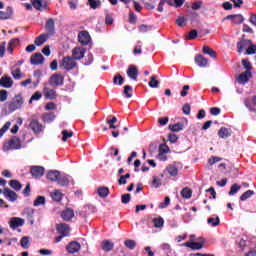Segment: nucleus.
Returning a JSON list of instances; mask_svg holds the SVG:
<instances>
[{
	"label": "nucleus",
	"mask_w": 256,
	"mask_h": 256,
	"mask_svg": "<svg viewBox=\"0 0 256 256\" xmlns=\"http://www.w3.org/2000/svg\"><path fill=\"white\" fill-rule=\"evenodd\" d=\"M184 247H189L190 249H203V243L201 242H191L188 241L183 244Z\"/></svg>",
	"instance_id": "nucleus-29"
},
{
	"label": "nucleus",
	"mask_w": 256,
	"mask_h": 256,
	"mask_svg": "<svg viewBox=\"0 0 256 256\" xmlns=\"http://www.w3.org/2000/svg\"><path fill=\"white\" fill-rule=\"evenodd\" d=\"M170 203H171V198H169V196H167V197H165L164 202L159 204V208L166 209V207H169Z\"/></svg>",
	"instance_id": "nucleus-53"
},
{
	"label": "nucleus",
	"mask_w": 256,
	"mask_h": 256,
	"mask_svg": "<svg viewBox=\"0 0 256 256\" xmlns=\"http://www.w3.org/2000/svg\"><path fill=\"white\" fill-rule=\"evenodd\" d=\"M3 195L8 201H17V193L8 188L4 189Z\"/></svg>",
	"instance_id": "nucleus-21"
},
{
	"label": "nucleus",
	"mask_w": 256,
	"mask_h": 256,
	"mask_svg": "<svg viewBox=\"0 0 256 256\" xmlns=\"http://www.w3.org/2000/svg\"><path fill=\"white\" fill-rule=\"evenodd\" d=\"M40 205H45V197L44 196H38L34 200V207H39Z\"/></svg>",
	"instance_id": "nucleus-48"
},
{
	"label": "nucleus",
	"mask_w": 256,
	"mask_h": 256,
	"mask_svg": "<svg viewBox=\"0 0 256 256\" xmlns=\"http://www.w3.org/2000/svg\"><path fill=\"white\" fill-rule=\"evenodd\" d=\"M9 225L11 229H17L25 225V220L23 218L13 217L10 219Z\"/></svg>",
	"instance_id": "nucleus-6"
},
{
	"label": "nucleus",
	"mask_w": 256,
	"mask_h": 256,
	"mask_svg": "<svg viewBox=\"0 0 256 256\" xmlns=\"http://www.w3.org/2000/svg\"><path fill=\"white\" fill-rule=\"evenodd\" d=\"M152 221H153L154 227L156 229H161V227H163V225H165V220H163L162 217L154 218Z\"/></svg>",
	"instance_id": "nucleus-37"
},
{
	"label": "nucleus",
	"mask_w": 256,
	"mask_h": 256,
	"mask_svg": "<svg viewBox=\"0 0 256 256\" xmlns=\"http://www.w3.org/2000/svg\"><path fill=\"white\" fill-rule=\"evenodd\" d=\"M219 161H222L221 157L212 156L211 158H209L208 163L209 165H215V163H219Z\"/></svg>",
	"instance_id": "nucleus-61"
},
{
	"label": "nucleus",
	"mask_w": 256,
	"mask_h": 256,
	"mask_svg": "<svg viewBox=\"0 0 256 256\" xmlns=\"http://www.w3.org/2000/svg\"><path fill=\"white\" fill-rule=\"evenodd\" d=\"M218 135L221 139H227V137H231V130L227 128H221L218 131Z\"/></svg>",
	"instance_id": "nucleus-32"
},
{
	"label": "nucleus",
	"mask_w": 256,
	"mask_h": 256,
	"mask_svg": "<svg viewBox=\"0 0 256 256\" xmlns=\"http://www.w3.org/2000/svg\"><path fill=\"white\" fill-rule=\"evenodd\" d=\"M24 100L21 96H16L8 105L9 111H17L23 107Z\"/></svg>",
	"instance_id": "nucleus-3"
},
{
	"label": "nucleus",
	"mask_w": 256,
	"mask_h": 256,
	"mask_svg": "<svg viewBox=\"0 0 256 256\" xmlns=\"http://www.w3.org/2000/svg\"><path fill=\"white\" fill-rule=\"evenodd\" d=\"M123 83H125V79L123 78V76H121V74H116L113 78V84L123 85Z\"/></svg>",
	"instance_id": "nucleus-43"
},
{
	"label": "nucleus",
	"mask_w": 256,
	"mask_h": 256,
	"mask_svg": "<svg viewBox=\"0 0 256 256\" xmlns=\"http://www.w3.org/2000/svg\"><path fill=\"white\" fill-rule=\"evenodd\" d=\"M78 41L81 45H89L91 42V36L89 35V32L82 31L78 34Z\"/></svg>",
	"instance_id": "nucleus-7"
},
{
	"label": "nucleus",
	"mask_w": 256,
	"mask_h": 256,
	"mask_svg": "<svg viewBox=\"0 0 256 256\" xmlns=\"http://www.w3.org/2000/svg\"><path fill=\"white\" fill-rule=\"evenodd\" d=\"M30 129H32L34 133H41L43 129H45V126H42L37 120H32L30 122Z\"/></svg>",
	"instance_id": "nucleus-19"
},
{
	"label": "nucleus",
	"mask_w": 256,
	"mask_h": 256,
	"mask_svg": "<svg viewBox=\"0 0 256 256\" xmlns=\"http://www.w3.org/2000/svg\"><path fill=\"white\" fill-rule=\"evenodd\" d=\"M11 127V122H6L4 126L0 129V137H3L7 131H9V128Z\"/></svg>",
	"instance_id": "nucleus-52"
},
{
	"label": "nucleus",
	"mask_w": 256,
	"mask_h": 256,
	"mask_svg": "<svg viewBox=\"0 0 256 256\" xmlns=\"http://www.w3.org/2000/svg\"><path fill=\"white\" fill-rule=\"evenodd\" d=\"M225 19H227V20L232 19L233 23H235L236 25L243 23L242 15H228V16H226Z\"/></svg>",
	"instance_id": "nucleus-31"
},
{
	"label": "nucleus",
	"mask_w": 256,
	"mask_h": 256,
	"mask_svg": "<svg viewBox=\"0 0 256 256\" xmlns=\"http://www.w3.org/2000/svg\"><path fill=\"white\" fill-rule=\"evenodd\" d=\"M148 85L151 89L159 88V80H157V76H151Z\"/></svg>",
	"instance_id": "nucleus-35"
},
{
	"label": "nucleus",
	"mask_w": 256,
	"mask_h": 256,
	"mask_svg": "<svg viewBox=\"0 0 256 256\" xmlns=\"http://www.w3.org/2000/svg\"><path fill=\"white\" fill-rule=\"evenodd\" d=\"M249 45H251V40H247L245 38H242L237 44V51L239 53H243V51H247V49L249 48Z\"/></svg>",
	"instance_id": "nucleus-8"
},
{
	"label": "nucleus",
	"mask_w": 256,
	"mask_h": 256,
	"mask_svg": "<svg viewBox=\"0 0 256 256\" xmlns=\"http://www.w3.org/2000/svg\"><path fill=\"white\" fill-rule=\"evenodd\" d=\"M61 217L64 221H71L75 217V212L71 208L65 209L62 211Z\"/></svg>",
	"instance_id": "nucleus-20"
},
{
	"label": "nucleus",
	"mask_w": 256,
	"mask_h": 256,
	"mask_svg": "<svg viewBox=\"0 0 256 256\" xmlns=\"http://www.w3.org/2000/svg\"><path fill=\"white\" fill-rule=\"evenodd\" d=\"M58 233L63 235V237L69 236V233L71 231V228H69V225L67 224H58L56 227Z\"/></svg>",
	"instance_id": "nucleus-17"
},
{
	"label": "nucleus",
	"mask_w": 256,
	"mask_h": 256,
	"mask_svg": "<svg viewBox=\"0 0 256 256\" xmlns=\"http://www.w3.org/2000/svg\"><path fill=\"white\" fill-rule=\"evenodd\" d=\"M132 91L133 89L131 88V86L124 87V95H126L128 99H131V97H133V94H131Z\"/></svg>",
	"instance_id": "nucleus-59"
},
{
	"label": "nucleus",
	"mask_w": 256,
	"mask_h": 256,
	"mask_svg": "<svg viewBox=\"0 0 256 256\" xmlns=\"http://www.w3.org/2000/svg\"><path fill=\"white\" fill-rule=\"evenodd\" d=\"M101 247H102L103 251H106L107 253H109V251H113L115 244L110 240H103L101 242Z\"/></svg>",
	"instance_id": "nucleus-24"
},
{
	"label": "nucleus",
	"mask_w": 256,
	"mask_h": 256,
	"mask_svg": "<svg viewBox=\"0 0 256 256\" xmlns=\"http://www.w3.org/2000/svg\"><path fill=\"white\" fill-rule=\"evenodd\" d=\"M47 39H49V34H42L35 39L34 43L37 47H41V45H43Z\"/></svg>",
	"instance_id": "nucleus-27"
},
{
	"label": "nucleus",
	"mask_w": 256,
	"mask_h": 256,
	"mask_svg": "<svg viewBox=\"0 0 256 256\" xmlns=\"http://www.w3.org/2000/svg\"><path fill=\"white\" fill-rule=\"evenodd\" d=\"M249 79H251V71H245L237 77V81L238 83H240V85H245V83H249Z\"/></svg>",
	"instance_id": "nucleus-11"
},
{
	"label": "nucleus",
	"mask_w": 256,
	"mask_h": 256,
	"mask_svg": "<svg viewBox=\"0 0 256 256\" xmlns=\"http://www.w3.org/2000/svg\"><path fill=\"white\" fill-rule=\"evenodd\" d=\"M68 253H79L81 251V244L79 242H70L67 246Z\"/></svg>",
	"instance_id": "nucleus-15"
},
{
	"label": "nucleus",
	"mask_w": 256,
	"mask_h": 256,
	"mask_svg": "<svg viewBox=\"0 0 256 256\" xmlns=\"http://www.w3.org/2000/svg\"><path fill=\"white\" fill-rule=\"evenodd\" d=\"M256 53V45L253 44V42H250V45L248 46L245 55H255Z\"/></svg>",
	"instance_id": "nucleus-46"
},
{
	"label": "nucleus",
	"mask_w": 256,
	"mask_h": 256,
	"mask_svg": "<svg viewBox=\"0 0 256 256\" xmlns=\"http://www.w3.org/2000/svg\"><path fill=\"white\" fill-rule=\"evenodd\" d=\"M127 75L132 81H137V77L139 75V70H137V66L130 65L127 70Z\"/></svg>",
	"instance_id": "nucleus-12"
},
{
	"label": "nucleus",
	"mask_w": 256,
	"mask_h": 256,
	"mask_svg": "<svg viewBox=\"0 0 256 256\" xmlns=\"http://www.w3.org/2000/svg\"><path fill=\"white\" fill-rule=\"evenodd\" d=\"M253 195H255L253 190H247L240 196V201H247V199H250V197H253Z\"/></svg>",
	"instance_id": "nucleus-40"
},
{
	"label": "nucleus",
	"mask_w": 256,
	"mask_h": 256,
	"mask_svg": "<svg viewBox=\"0 0 256 256\" xmlns=\"http://www.w3.org/2000/svg\"><path fill=\"white\" fill-rule=\"evenodd\" d=\"M43 121L44 123H52V121H55V114L53 113L43 114Z\"/></svg>",
	"instance_id": "nucleus-41"
},
{
	"label": "nucleus",
	"mask_w": 256,
	"mask_h": 256,
	"mask_svg": "<svg viewBox=\"0 0 256 256\" xmlns=\"http://www.w3.org/2000/svg\"><path fill=\"white\" fill-rule=\"evenodd\" d=\"M63 81H65V78L61 74H54L50 77V85L55 87L63 85Z\"/></svg>",
	"instance_id": "nucleus-5"
},
{
	"label": "nucleus",
	"mask_w": 256,
	"mask_h": 256,
	"mask_svg": "<svg viewBox=\"0 0 256 256\" xmlns=\"http://www.w3.org/2000/svg\"><path fill=\"white\" fill-rule=\"evenodd\" d=\"M203 53H205V55H210L211 57H215V51H213V49L209 48V46L203 47Z\"/></svg>",
	"instance_id": "nucleus-57"
},
{
	"label": "nucleus",
	"mask_w": 256,
	"mask_h": 256,
	"mask_svg": "<svg viewBox=\"0 0 256 256\" xmlns=\"http://www.w3.org/2000/svg\"><path fill=\"white\" fill-rule=\"evenodd\" d=\"M99 197L105 198L109 195V188L102 186L97 189Z\"/></svg>",
	"instance_id": "nucleus-34"
},
{
	"label": "nucleus",
	"mask_w": 256,
	"mask_h": 256,
	"mask_svg": "<svg viewBox=\"0 0 256 256\" xmlns=\"http://www.w3.org/2000/svg\"><path fill=\"white\" fill-rule=\"evenodd\" d=\"M170 131H173L174 133H179V131H183V124L176 123L173 125H169Z\"/></svg>",
	"instance_id": "nucleus-42"
},
{
	"label": "nucleus",
	"mask_w": 256,
	"mask_h": 256,
	"mask_svg": "<svg viewBox=\"0 0 256 256\" xmlns=\"http://www.w3.org/2000/svg\"><path fill=\"white\" fill-rule=\"evenodd\" d=\"M195 63L199 67H207V64L209 63V61L207 60V58L203 57V55H197L195 57Z\"/></svg>",
	"instance_id": "nucleus-25"
},
{
	"label": "nucleus",
	"mask_w": 256,
	"mask_h": 256,
	"mask_svg": "<svg viewBox=\"0 0 256 256\" xmlns=\"http://www.w3.org/2000/svg\"><path fill=\"white\" fill-rule=\"evenodd\" d=\"M242 65L244 69H246V71H251L252 67H251V62H249V60L247 59L242 60Z\"/></svg>",
	"instance_id": "nucleus-63"
},
{
	"label": "nucleus",
	"mask_w": 256,
	"mask_h": 256,
	"mask_svg": "<svg viewBox=\"0 0 256 256\" xmlns=\"http://www.w3.org/2000/svg\"><path fill=\"white\" fill-rule=\"evenodd\" d=\"M124 245L127 249L133 250L137 247V242H135V240L127 239L124 241Z\"/></svg>",
	"instance_id": "nucleus-44"
},
{
	"label": "nucleus",
	"mask_w": 256,
	"mask_h": 256,
	"mask_svg": "<svg viewBox=\"0 0 256 256\" xmlns=\"http://www.w3.org/2000/svg\"><path fill=\"white\" fill-rule=\"evenodd\" d=\"M17 45H19V39L13 38L12 40H10V42L8 43V53H13V48L17 47Z\"/></svg>",
	"instance_id": "nucleus-36"
},
{
	"label": "nucleus",
	"mask_w": 256,
	"mask_h": 256,
	"mask_svg": "<svg viewBox=\"0 0 256 256\" xmlns=\"http://www.w3.org/2000/svg\"><path fill=\"white\" fill-rule=\"evenodd\" d=\"M20 245L23 249H29V237H22L20 240Z\"/></svg>",
	"instance_id": "nucleus-47"
},
{
	"label": "nucleus",
	"mask_w": 256,
	"mask_h": 256,
	"mask_svg": "<svg viewBox=\"0 0 256 256\" xmlns=\"http://www.w3.org/2000/svg\"><path fill=\"white\" fill-rule=\"evenodd\" d=\"M0 101L1 103L7 101V90H0Z\"/></svg>",
	"instance_id": "nucleus-64"
},
{
	"label": "nucleus",
	"mask_w": 256,
	"mask_h": 256,
	"mask_svg": "<svg viewBox=\"0 0 256 256\" xmlns=\"http://www.w3.org/2000/svg\"><path fill=\"white\" fill-rule=\"evenodd\" d=\"M51 199H53L56 203H59L63 199V192L60 190H54L50 194Z\"/></svg>",
	"instance_id": "nucleus-26"
},
{
	"label": "nucleus",
	"mask_w": 256,
	"mask_h": 256,
	"mask_svg": "<svg viewBox=\"0 0 256 256\" xmlns=\"http://www.w3.org/2000/svg\"><path fill=\"white\" fill-rule=\"evenodd\" d=\"M45 29L50 35L55 33V20H53V18H50L46 21Z\"/></svg>",
	"instance_id": "nucleus-23"
},
{
	"label": "nucleus",
	"mask_w": 256,
	"mask_h": 256,
	"mask_svg": "<svg viewBox=\"0 0 256 256\" xmlns=\"http://www.w3.org/2000/svg\"><path fill=\"white\" fill-rule=\"evenodd\" d=\"M71 137H73V132H69L67 130H63L62 131V141L65 143V141H67V139H71Z\"/></svg>",
	"instance_id": "nucleus-49"
},
{
	"label": "nucleus",
	"mask_w": 256,
	"mask_h": 256,
	"mask_svg": "<svg viewBox=\"0 0 256 256\" xmlns=\"http://www.w3.org/2000/svg\"><path fill=\"white\" fill-rule=\"evenodd\" d=\"M61 175V172L57 170H51L47 173L46 177L49 181H52L54 183H57L59 181V177Z\"/></svg>",
	"instance_id": "nucleus-18"
},
{
	"label": "nucleus",
	"mask_w": 256,
	"mask_h": 256,
	"mask_svg": "<svg viewBox=\"0 0 256 256\" xmlns=\"http://www.w3.org/2000/svg\"><path fill=\"white\" fill-rule=\"evenodd\" d=\"M55 109H57V104L53 102H48L45 106L46 111H55Z\"/></svg>",
	"instance_id": "nucleus-60"
},
{
	"label": "nucleus",
	"mask_w": 256,
	"mask_h": 256,
	"mask_svg": "<svg viewBox=\"0 0 256 256\" xmlns=\"http://www.w3.org/2000/svg\"><path fill=\"white\" fill-rule=\"evenodd\" d=\"M13 16V9L8 7L6 11H0V19H11Z\"/></svg>",
	"instance_id": "nucleus-30"
},
{
	"label": "nucleus",
	"mask_w": 256,
	"mask_h": 256,
	"mask_svg": "<svg viewBox=\"0 0 256 256\" xmlns=\"http://www.w3.org/2000/svg\"><path fill=\"white\" fill-rule=\"evenodd\" d=\"M166 2L168 3V5H170V7H183L185 0H166Z\"/></svg>",
	"instance_id": "nucleus-33"
},
{
	"label": "nucleus",
	"mask_w": 256,
	"mask_h": 256,
	"mask_svg": "<svg viewBox=\"0 0 256 256\" xmlns=\"http://www.w3.org/2000/svg\"><path fill=\"white\" fill-rule=\"evenodd\" d=\"M31 3L34 9L37 11H43L44 9H47V2L44 0H32Z\"/></svg>",
	"instance_id": "nucleus-13"
},
{
	"label": "nucleus",
	"mask_w": 256,
	"mask_h": 256,
	"mask_svg": "<svg viewBox=\"0 0 256 256\" xmlns=\"http://www.w3.org/2000/svg\"><path fill=\"white\" fill-rule=\"evenodd\" d=\"M166 171L171 175V177H177L179 175V168L175 164H171L166 168Z\"/></svg>",
	"instance_id": "nucleus-28"
},
{
	"label": "nucleus",
	"mask_w": 256,
	"mask_h": 256,
	"mask_svg": "<svg viewBox=\"0 0 256 256\" xmlns=\"http://www.w3.org/2000/svg\"><path fill=\"white\" fill-rule=\"evenodd\" d=\"M11 75L16 80H19L23 77V75L21 74V69L19 68L12 70Z\"/></svg>",
	"instance_id": "nucleus-50"
},
{
	"label": "nucleus",
	"mask_w": 256,
	"mask_h": 256,
	"mask_svg": "<svg viewBox=\"0 0 256 256\" xmlns=\"http://www.w3.org/2000/svg\"><path fill=\"white\" fill-rule=\"evenodd\" d=\"M30 173L32 177H35V179H39L45 175V168L41 166H33L30 170Z\"/></svg>",
	"instance_id": "nucleus-9"
},
{
	"label": "nucleus",
	"mask_w": 256,
	"mask_h": 256,
	"mask_svg": "<svg viewBox=\"0 0 256 256\" xmlns=\"http://www.w3.org/2000/svg\"><path fill=\"white\" fill-rule=\"evenodd\" d=\"M57 183L60 187H67L69 183H73V179L67 175H60Z\"/></svg>",
	"instance_id": "nucleus-14"
},
{
	"label": "nucleus",
	"mask_w": 256,
	"mask_h": 256,
	"mask_svg": "<svg viewBox=\"0 0 256 256\" xmlns=\"http://www.w3.org/2000/svg\"><path fill=\"white\" fill-rule=\"evenodd\" d=\"M90 9H99L101 7V0H88Z\"/></svg>",
	"instance_id": "nucleus-39"
},
{
	"label": "nucleus",
	"mask_w": 256,
	"mask_h": 256,
	"mask_svg": "<svg viewBox=\"0 0 256 256\" xmlns=\"http://www.w3.org/2000/svg\"><path fill=\"white\" fill-rule=\"evenodd\" d=\"M207 223H208V225H210V227H217L219 225V223H221V220L219 219V217L208 218Z\"/></svg>",
	"instance_id": "nucleus-45"
},
{
	"label": "nucleus",
	"mask_w": 256,
	"mask_h": 256,
	"mask_svg": "<svg viewBox=\"0 0 256 256\" xmlns=\"http://www.w3.org/2000/svg\"><path fill=\"white\" fill-rule=\"evenodd\" d=\"M0 87H3L4 89H11V87H13V79L7 75H3L0 78Z\"/></svg>",
	"instance_id": "nucleus-10"
},
{
	"label": "nucleus",
	"mask_w": 256,
	"mask_h": 256,
	"mask_svg": "<svg viewBox=\"0 0 256 256\" xmlns=\"http://www.w3.org/2000/svg\"><path fill=\"white\" fill-rule=\"evenodd\" d=\"M75 67H77V62L71 56L64 57L60 64V69H65V71H72Z\"/></svg>",
	"instance_id": "nucleus-1"
},
{
	"label": "nucleus",
	"mask_w": 256,
	"mask_h": 256,
	"mask_svg": "<svg viewBox=\"0 0 256 256\" xmlns=\"http://www.w3.org/2000/svg\"><path fill=\"white\" fill-rule=\"evenodd\" d=\"M32 65H41L45 61L42 53H36L30 58Z\"/></svg>",
	"instance_id": "nucleus-16"
},
{
	"label": "nucleus",
	"mask_w": 256,
	"mask_h": 256,
	"mask_svg": "<svg viewBox=\"0 0 256 256\" xmlns=\"http://www.w3.org/2000/svg\"><path fill=\"white\" fill-rule=\"evenodd\" d=\"M84 57H85V48L78 46L72 50V58L75 61H81V59H83Z\"/></svg>",
	"instance_id": "nucleus-4"
},
{
	"label": "nucleus",
	"mask_w": 256,
	"mask_h": 256,
	"mask_svg": "<svg viewBox=\"0 0 256 256\" xmlns=\"http://www.w3.org/2000/svg\"><path fill=\"white\" fill-rule=\"evenodd\" d=\"M197 35H198L197 30H191V31L188 33V35L186 36V39H187L188 41H192L193 39H197Z\"/></svg>",
	"instance_id": "nucleus-54"
},
{
	"label": "nucleus",
	"mask_w": 256,
	"mask_h": 256,
	"mask_svg": "<svg viewBox=\"0 0 256 256\" xmlns=\"http://www.w3.org/2000/svg\"><path fill=\"white\" fill-rule=\"evenodd\" d=\"M193 195V191L190 189V188H184L182 189L181 191V196L184 198V199H191Z\"/></svg>",
	"instance_id": "nucleus-38"
},
{
	"label": "nucleus",
	"mask_w": 256,
	"mask_h": 256,
	"mask_svg": "<svg viewBox=\"0 0 256 256\" xmlns=\"http://www.w3.org/2000/svg\"><path fill=\"white\" fill-rule=\"evenodd\" d=\"M10 187L14 189L15 191H21V183L17 180L10 181Z\"/></svg>",
	"instance_id": "nucleus-51"
},
{
	"label": "nucleus",
	"mask_w": 256,
	"mask_h": 256,
	"mask_svg": "<svg viewBox=\"0 0 256 256\" xmlns=\"http://www.w3.org/2000/svg\"><path fill=\"white\" fill-rule=\"evenodd\" d=\"M41 97H43V95L40 93V92H35L30 100H29V103H33V101H39V99H41Z\"/></svg>",
	"instance_id": "nucleus-58"
},
{
	"label": "nucleus",
	"mask_w": 256,
	"mask_h": 256,
	"mask_svg": "<svg viewBox=\"0 0 256 256\" xmlns=\"http://www.w3.org/2000/svg\"><path fill=\"white\" fill-rule=\"evenodd\" d=\"M169 153V146L161 144L159 147V154Z\"/></svg>",
	"instance_id": "nucleus-62"
},
{
	"label": "nucleus",
	"mask_w": 256,
	"mask_h": 256,
	"mask_svg": "<svg viewBox=\"0 0 256 256\" xmlns=\"http://www.w3.org/2000/svg\"><path fill=\"white\" fill-rule=\"evenodd\" d=\"M13 149H21V140L17 137H13L3 145V151H11Z\"/></svg>",
	"instance_id": "nucleus-2"
},
{
	"label": "nucleus",
	"mask_w": 256,
	"mask_h": 256,
	"mask_svg": "<svg viewBox=\"0 0 256 256\" xmlns=\"http://www.w3.org/2000/svg\"><path fill=\"white\" fill-rule=\"evenodd\" d=\"M187 22V19H185L184 16H179L176 20V24L178 27H185V23Z\"/></svg>",
	"instance_id": "nucleus-56"
},
{
	"label": "nucleus",
	"mask_w": 256,
	"mask_h": 256,
	"mask_svg": "<svg viewBox=\"0 0 256 256\" xmlns=\"http://www.w3.org/2000/svg\"><path fill=\"white\" fill-rule=\"evenodd\" d=\"M44 97H46V99H57V92H55V90L49 88V87H44Z\"/></svg>",
	"instance_id": "nucleus-22"
},
{
	"label": "nucleus",
	"mask_w": 256,
	"mask_h": 256,
	"mask_svg": "<svg viewBox=\"0 0 256 256\" xmlns=\"http://www.w3.org/2000/svg\"><path fill=\"white\" fill-rule=\"evenodd\" d=\"M241 190V186H239L238 184H233L231 186L229 195H235L237 192H239Z\"/></svg>",
	"instance_id": "nucleus-55"
}]
</instances>
